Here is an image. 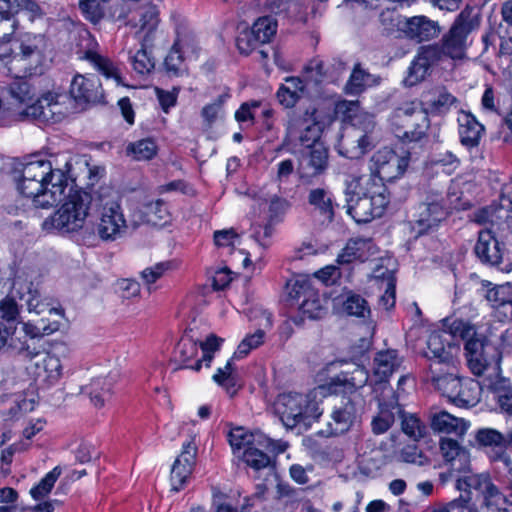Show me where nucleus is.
Here are the masks:
<instances>
[{"mask_svg":"<svg viewBox=\"0 0 512 512\" xmlns=\"http://www.w3.org/2000/svg\"><path fill=\"white\" fill-rule=\"evenodd\" d=\"M71 158L64 156L61 163L48 160H35L22 165L13 172L18 191L32 199L36 208H49L61 201L65 189L75 182L71 173Z\"/></svg>","mask_w":512,"mask_h":512,"instance_id":"nucleus-1","label":"nucleus"},{"mask_svg":"<svg viewBox=\"0 0 512 512\" xmlns=\"http://www.w3.org/2000/svg\"><path fill=\"white\" fill-rule=\"evenodd\" d=\"M347 213L357 223H368L381 217L389 202L384 183L375 178L352 177L345 188Z\"/></svg>","mask_w":512,"mask_h":512,"instance_id":"nucleus-2","label":"nucleus"},{"mask_svg":"<svg viewBox=\"0 0 512 512\" xmlns=\"http://www.w3.org/2000/svg\"><path fill=\"white\" fill-rule=\"evenodd\" d=\"M479 24L478 13L474 8L466 7L459 13L441 40L427 46L435 52L439 62L445 58L462 60L466 58L467 49L471 44L469 36L473 30L479 27Z\"/></svg>","mask_w":512,"mask_h":512,"instance_id":"nucleus-3","label":"nucleus"},{"mask_svg":"<svg viewBox=\"0 0 512 512\" xmlns=\"http://www.w3.org/2000/svg\"><path fill=\"white\" fill-rule=\"evenodd\" d=\"M9 94L19 104H26L25 115L41 123H56L62 120L66 111L61 99L65 96L53 92L42 95L31 105L34 93L31 85L22 77L13 81L9 86Z\"/></svg>","mask_w":512,"mask_h":512,"instance_id":"nucleus-4","label":"nucleus"},{"mask_svg":"<svg viewBox=\"0 0 512 512\" xmlns=\"http://www.w3.org/2000/svg\"><path fill=\"white\" fill-rule=\"evenodd\" d=\"M69 194L62 206L43 222L46 230L57 229L62 232H73L81 229L92 203V196L85 191H75Z\"/></svg>","mask_w":512,"mask_h":512,"instance_id":"nucleus-5","label":"nucleus"},{"mask_svg":"<svg viewBox=\"0 0 512 512\" xmlns=\"http://www.w3.org/2000/svg\"><path fill=\"white\" fill-rule=\"evenodd\" d=\"M274 410L287 429L308 428L319 416L316 403L300 393L280 394L275 400Z\"/></svg>","mask_w":512,"mask_h":512,"instance_id":"nucleus-6","label":"nucleus"},{"mask_svg":"<svg viewBox=\"0 0 512 512\" xmlns=\"http://www.w3.org/2000/svg\"><path fill=\"white\" fill-rule=\"evenodd\" d=\"M353 126V134L343 138L339 143V153L349 159H359L378 142L375 133L376 122L372 115L365 114L357 117Z\"/></svg>","mask_w":512,"mask_h":512,"instance_id":"nucleus-7","label":"nucleus"},{"mask_svg":"<svg viewBox=\"0 0 512 512\" xmlns=\"http://www.w3.org/2000/svg\"><path fill=\"white\" fill-rule=\"evenodd\" d=\"M288 302L290 306L298 305L299 314L289 318L297 326L303 324L304 316L309 319H320L326 314L319 293L306 281H296L288 287Z\"/></svg>","mask_w":512,"mask_h":512,"instance_id":"nucleus-8","label":"nucleus"},{"mask_svg":"<svg viewBox=\"0 0 512 512\" xmlns=\"http://www.w3.org/2000/svg\"><path fill=\"white\" fill-rule=\"evenodd\" d=\"M449 209L447 199L441 192L429 190L413 215L412 230L420 236L437 227L447 217Z\"/></svg>","mask_w":512,"mask_h":512,"instance_id":"nucleus-9","label":"nucleus"},{"mask_svg":"<svg viewBox=\"0 0 512 512\" xmlns=\"http://www.w3.org/2000/svg\"><path fill=\"white\" fill-rule=\"evenodd\" d=\"M36 272L33 270H18L14 275L10 294L15 299L25 301L29 312L36 314L58 313L47 299H42L38 285L34 283Z\"/></svg>","mask_w":512,"mask_h":512,"instance_id":"nucleus-10","label":"nucleus"},{"mask_svg":"<svg viewBox=\"0 0 512 512\" xmlns=\"http://www.w3.org/2000/svg\"><path fill=\"white\" fill-rule=\"evenodd\" d=\"M99 214L94 233L103 241H116L123 237L127 222L120 203L117 200L100 199Z\"/></svg>","mask_w":512,"mask_h":512,"instance_id":"nucleus-11","label":"nucleus"},{"mask_svg":"<svg viewBox=\"0 0 512 512\" xmlns=\"http://www.w3.org/2000/svg\"><path fill=\"white\" fill-rule=\"evenodd\" d=\"M392 123L398 127L400 136L409 141L421 140L430 126L428 112L413 103L397 108L393 112Z\"/></svg>","mask_w":512,"mask_h":512,"instance_id":"nucleus-12","label":"nucleus"},{"mask_svg":"<svg viewBox=\"0 0 512 512\" xmlns=\"http://www.w3.org/2000/svg\"><path fill=\"white\" fill-rule=\"evenodd\" d=\"M409 165V156H399L388 147L376 151L369 160L368 178H375L380 183L390 181L404 174Z\"/></svg>","mask_w":512,"mask_h":512,"instance_id":"nucleus-13","label":"nucleus"},{"mask_svg":"<svg viewBox=\"0 0 512 512\" xmlns=\"http://www.w3.org/2000/svg\"><path fill=\"white\" fill-rule=\"evenodd\" d=\"M455 488L471 496L472 490L478 492L486 506L496 507L498 505H508L509 501L499 488L492 482L488 475L472 474L465 475L456 479ZM512 505V503H510Z\"/></svg>","mask_w":512,"mask_h":512,"instance_id":"nucleus-14","label":"nucleus"},{"mask_svg":"<svg viewBox=\"0 0 512 512\" xmlns=\"http://www.w3.org/2000/svg\"><path fill=\"white\" fill-rule=\"evenodd\" d=\"M509 241L501 240L491 230H481L478 233V240L474 247V253L483 263L490 266H499L507 250L506 246H512V230L508 231Z\"/></svg>","mask_w":512,"mask_h":512,"instance_id":"nucleus-15","label":"nucleus"},{"mask_svg":"<svg viewBox=\"0 0 512 512\" xmlns=\"http://www.w3.org/2000/svg\"><path fill=\"white\" fill-rule=\"evenodd\" d=\"M457 350V345L452 343L451 335L447 331H434L428 337L425 356L432 361L430 365L455 370L457 361L454 352Z\"/></svg>","mask_w":512,"mask_h":512,"instance_id":"nucleus-16","label":"nucleus"},{"mask_svg":"<svg viewBox=\"0 0 512 512\" xmlns=\"http://www.w3.org/2000/svg\"><path fill=\"white\" fill-rule=\"evenodd\" d=\"M307 204L310 214L316 217L321 224H330L334 221L338 204L329 188L310 189L307 194Z\"/></svg>","mask_w":512,"mask_h":512,"instance_id":"nucleus-17","label":"nucleus"},{"mask_svg":"<svg viewBox=\"0 0 512 512\" xmlns=\"http://www.w3.org/2000/svg\"><path fill=\"white\" fill-rule=\"evenodd\" d=\"M474 221L478 224H490L492 233L498 235L501 240H508V231L512 230V219L508 215L507 202L501 201V206L490 205L475 213Z\"/></svg>","mask_w":512,"mask_h":512,"instance_id":"nucleus-18","label":"nucleus"},{"mask_svg":"<svg viewBox=\"0 0 512 512\" xmlns=\"http://www.w3.org/2000/svg\"><path fill=\"white\" fill-rule=\"evenodd\" d=\"M69 93L75 103L81 106L99 103L104 98L102 84L96 76L75 75Z\"/></svg>","mask_w":512,"mask_h":512,"instance_id":"nucleus-19","label":"nucleus"},{"mask_svg":"<svg viewBox=\"0 0 512 512\" xmlns=\"http://www.w3.org/2000/svg\"><path fill=\"white\" fill-rule=\"evenodd\" d=\"M398 29L406 38L417 43L430 41L441 33L438 22L423 15L403 18V22L398 23Z\"/></svg>","mask_w":512,"mask_h":512,"instance_id":"nucleus-20","label":"nucleus"},{"mask_svg":"<svg viewBox=\"0 0 512 512\" xmlns=\"http://www.w3.org/2000/svg\"><path fill=\"white\" fill-rule=\"evenodd\" d=\"M369 380V373L365 367L355 365L350 371H343L332 377L327 383V389L333 394H353L357 389L364 387Z\"/></svg>","mask_w":512,"mask_h":512,"instance_id":"nucleus-21","label":"nucleus"},{"mask_svg":"<svg viewBox=\"0 0 512 512\" xmlns=\"http://www.w3.org/2000/svg\"><path fill=\"white\" fill-rule=\"evenodd\" d=\"M483 288H486L484 297L496 310L501 321L512 319V282L502 285H492L489 281H482Z\"/></svg>","mask_w":512,"mask_h":512,"instance_id":"nucleus-22","label":"nucleus"},{"mask_svg":"<svg viewBox=\"0 0 512 512\" xmlns=\"http://www.w3.org/2000/svg\"><path fill=\"white\" fill-rule=\"evenodd\" d=\"M403 363L397 350L387 349L376 353L373 359L374 390L386 388L391 375L398 371Z\"/></svg>","mask_w":512,"mask_h":512,"instance_id":"nucleus-23","label":"nucleus"},{"mask_svg":"<svg viewBox=\"0 0 512 512\" xmlns=\"http://www.w3.org/2000/svg\"><path fill=\"white\" fill-rule=\"evenodd\" d=\"M36 361L34 363L33 375L35 381L43 387L49 388L59 382L63 374V366L58 356L45 353L34 356Z\"/></svg>","mask_w":512,"mask_h":512,"instance_id":"nucleus-24","label":"nucleus"},{"mask_svg":"<svg viewBox=\"0 0 512 512\" xmlns=\"http://www.w3.org/2000/svg\"><path fill=\"white\" fill-rule=\"evenodd\" d=\"M328 166V149L323 143H315L303 153L299 162L301 178H311L322 174Z\"/></svg>","mask_w":512,"mask_h":512,"instance_id":"nucleus-25","label":"nucleus"},{"mask_svg":"<svg viewBox=\"0 0 512 512\" xmlns=\"http://www.w3.org/2000/svg\"><path fill=\"white\" fill-rule=\"evenodd\" d=\"M375 254L373 241L369 238L349 239L337 257L338 264L365 262Z\"/></svg>","mask_w":512,"mask_h":512,"instance_id":"nucleus-26","label":"nucleus"},{"mask_svg":"<svg viewBox=\"0 0 512 512\" xmlns=\"http://www.w3.org/2000/svg\"><path fill=\"white\" fill-rule=\"evenodd\" d=\"M44 54L39 45L33 43H22L20 52L14 55L10 61L13 68L22 69L24 75L37 73L38 68L43 64Z\"/></svg>","mask_w":512,"mask_h":512,"instance_id":"nucleus-27","label":"nucleus"},{"mask_svg":"<svg viewBox=\"0 0 512 512\" xmlns=\"http://www.w3.org/2000/svg\"><path fill=\"white\" fill-rule=\"evenodd\" d=\"M198 355V343L190 335L185 333L178 341L174 350V361L179 363L180 366L175 368L178 369H192L199 371L202 366V359L196 360L194 358Z\"/></svg>","mask_w":512,"mask_h":512,"instance_id":"nucleus-28","label":"nucleus"},{"mask_svg":"<svg viewBox=\"0 0 512 512\" xmlns=\"http://www.w3.org/2000/svg\"><path fill=\"white\" fill-rule=\"evenodd\" d=\"M434 53L435 52L430 50L427 45L420 47L415 60L409 67L408 75L404 80L407 86H414L422 81L426 77L430 67L439 63Z\"/></svg>","mask_w":512,"mask_h":512,"instance_id":"nucleus-29","label":"nucleus"},{"mask_svg":"<svg viewBox=\"0 0 512 512\" xmlns=\"http://www.w3.org/2000/svg\"><path fill=\"white\" fill-rule=\"evenodd\" d=\"M357 409L351 397H343L338 405L334 406L331 414V429L334 434H341L349 430L356 419Z\"/></svg>","mask_w":512,"mask_h":512,"instance_id":"nucleus-30","label":"nucleus"},{"mask_svg":"<svg viewBox=\"0 0 512 512\" xmlns=\"http://www.w3.org/2000/svg\"><path fill=\"white\" fill-rule=\"evenodd\" d=\"M429 372L433 386L451 402L462 380L461 377L456 375V369L451 370L446 367V372L442 373V367L438 368L436 365H430Z\"/></svg>","mask_w":512,"mask_h":512,"instance_id":"nucleus-31","label":"nucleus"},{"mask_svg":"<svg viewBox=\"0 0 512 512\" xmlns=\"http://www.w3.org/2000/svg\"><path fill=\"white\" fill-rule=\"evenodd\" d=\"M317 108L309 104L308 106H299L296 110L289 112L287 122V136L299 134L303 129L309 128L319 123Z\"/></svg>","mask_w":512,"mask_h":512,"instance_id":"nucleus-32","label":"nucleus"},{"mask_svg":"<svg viewBox=\"0 0 512 512\" xmlns=\"http://www.w3.org/2000/svg\"><path fill=\"white\" fill-rule=\"evenodd\" d=\"M460 142L471 149L479 145L484 126L470 112H463L458 118Z\"/></svg>","mask_w":512,"mask_h":512,"instance_id":"nucleus-33","label":"nucleus"},{"mask_svg":"<svg viewBox=\"0 0 512 512\" xmlns=\"http://www.w3.org/2000/svg\"><path fill=\"white\" fill-rule=\"evenodd\" d=\"M431 428L434 431L446 434L462 436L468 429V423L463 418H458L446 411L430 413Z\"/></svg>","mask_w":512,"mask_h":512,"instance_id":"nucleus-34","label":"nucleus"},{"mask_svg":"<svg viewBox=\"0 0 512 512\" xmlns=\"http://www.w3.org/2000/svg\"><path fill=\"white\" fill-rule=\"evenodd\" d=\"M458 102L445 87H436L424 95L423 104L428 113L442 115L446 114L450 108Z\"/></svg>","mask_w":512,"mask_h":512,"instance_id":"nucleus-35","label":"nucleus"},{"mask_svg":"<svg viewBox=\"0 0 512 512\" xmlns=\"http://www.w3.org/2000/svg\"><path fill=\"white\" fill-rule=\"evenodd\" d=\"M0 336L3 340V347L7 346L14 352L23 355L27 358H34V356H38V351L36 347H31L27 341V338H24V334L21 329L15 327L12 330V327H4L3 329L0 327Z\"/></svg>","mask_w":512,"mask_h":512,"instance_id":"nucleus-36","label":"nucleus"},{"mask_svg":"<svg viewBox=\"0 0 512 512\" xmlns=\"http://www.w3.org/2000/svg\"><path fill=\"white\" fill-rule=\"evenodd\" d=\"M260 328L255 333L247 335L238 345L234 356L243 358L249 354L252 349L259 347L264 342L266 331L272 328V314L267 311L261 312Z\"/></svg>","mask_w":512,"mask_h":512,"instance_id":"nucleus-37","label":"nucleus"},{"mask_svg":"<svg viewBox=\"0 0 512 512\" xmlns=\"http://www.w3.org/2000/svg\"><path fill=\"white\" fill-rule=\"evenodd\" d=\"M115 380L112 375L93 379L89 385L83 388V393L90 397L94 406L102 407L111 398Z\"/></svg>","mask_w":512,"mask_h":512,"instance_id":"nucleus-38","label":"nucleus"},{"mask_svg":"<svg viewBox=\"0 0 512 512\" xmlns=\"http://www.w3.org/2000/svg\"><path fill=\"white\" fill-rule=\"evenodd\" d=\"M440 451L443 458L451 463L453 469L462 471L468 467V452L456 440L442 438L440 441Z\"/></svg>","mask_w":512,"mask_h":512,"instance_id":"nucleus-39","label":"nucleus"},{"mask_svg":"<svg viewBox=\"0 0 512 512\" xmlns=\"http://www.w3.org/2000/svg\"><path fill=\"white\" fill-rule=\"evenodd\" d=\"M500 409L512 416V384L508 378L497 376L488 385Z\"/></svg>","mask_w":512,"mask_h":512,"instance_id":"nucleus-40","label":"nucleus"},{"mask_svg":"<svg viewBox=\"0 0 512 512\" xmlns=\"http://www.w3.org/2000/svg\"><path fill=\"white\" fill-rule=\"evenodd\" d=\"M392 409L396 410V413L399 415L401 429L405 435L414 441H419L426 435V426L416 414L407 413L397 403L392 406Z\"/></svg>","mask_w":512,"mask_h":512,"instance_id":"nucleus-41","label":"nucleus"},{"mask_svg":"<svg viewBox=\"0 0 512 512\" xmlns=\"http://www.w3.org/2000/svg\"><path fill=\"white\" fill-rule=\"evenodd\" d=\"M479 395V383L470 378H462L451 402L458 407H470L478 402Z\"/></svg>","mask_w":512,"mask_h":512,"instance_id":"nucleus-42","label":"nucleus"},{"mask_svg":"<svg viewBox=\"0 0 512 512\" xmlns=\"http://www.w3.org/2000/svg\"><path fill=\"white\" fill-rule=\"evenodd\" d=\"M244 462L255 471L266 469L268 475H274V467L271 462V458L259 448L248 447L243 452Z\"/></svg>","mask_w":512,"mask_h":512,"instance_id":"nucleus-43","label":"nucleus"},{"mask_svg":"<svg viewBox=\"0 0 512 512\" xmlns=\"http://www.w3.org/2000/svg\"><path fill=\"white\" fill-rule=\"evenodd\" d=\"M86 59L89 60L94 65V67L106 78L114 79L117 85L123 84L122 77L118 68L110 59L102 57L91 51L86 52Z\"/></svg>","mask_w":512,"mask_h":512,"instance_id":"nucleus-44","label":"nucleus"},{"mask_svg":"<svg viewBox=\"0 0 512 512\" xmlns=\"http://www.w3.org/2000/svg\"><path fill=\"white\" fill-rule=\"evenodd\" d=\"M343 310L348 315L359 318H367L371 314V309L366 299L353 292L346 294L343 302Z\"/></svg>","mask_w":512,"mask_h":512,"instance_id":"nucleus-45","label":"nucleus"},{"mask_svg":"<svg viewBox=\"0 0 512 512\" xmlns=\"http://www.w3.org/2000/svg\"><path fill=\"white\" fill-rule=\"evenodd\" d=\"M276 31L277 21L271 16H263L254 22L250 32L264 45L274 37Z\"/></svg>","mask_w":512,"mask_h":512,"instance_id":"nucleus-46","label":"nucleus"},{"mask_svg":"<svg viewBox=\"0 0 512 512\" xmlns=\"http://www.w3.org/2000/svg\"><path fill=\"white\" fill-rule=\"evenodd\" d=\"M143 214L145 221L153 225H158L161 221H167L169 217L167 205L162 199L145 203Z\"/></svg>","mask_w":512,"mask_h":512,"instance_id":"nucleus-47","label":"nucleus"},{"mask_svg":"<svg viewBox=\"0 0 512 512\" xmlns=\"http://www.w3.org/2000/svg\"><path fill=\"white\" fill-rule=\"evenodd\" d=\"M260 438H262V435L248 434L242 427L232 429L228 434V441L234 450H245L248 447L255 446L256 442L260 444Z\"/></svg>","mask_w":512,"mask_h":512,"instance_id":"nucleus-48","label":"nucleus"},{"mask_svg":"<svg viewBox=\"0 0 512 512\" xmlns=\"http://www.w3.org/2000/svg\"><path fill=\"white\" fill-rule=\"evenodd\" d=\"M79 8L87 20L97 24L105 17L107 4L102 0H79Z\"/></svg>","mask_w":512,"mask_h":512,"instance_id":"nucleus-49","label":"nucleus"},{"mask_svg":"<svg viewBox=\"0 0 512 512\" xmlns=\"http://www.w3.org/2000/svg\"><path fill=\"white\" fill-rule=\"evenodd\" d=\"M213 380L224 387L231 396L237 391V375L231 361H228L224 368H219L213 376Z\"/></svg>","mask_w":512,"mask_h":512,"instance_id":"nucleus-50","label":"nucleus"},{"mask_svg":"<svg viewBox=\"0 0 512 512\" xmlns=\"http://www.w3.org/2000/svg\"><path fill=\"white\" fill-rule=\"evenodd\" d=\"M157 146L152 139H142L130 143L127 147V153L132 154L136 160H150L156 155Z\"/></svg>","mask_w":512,"mask_h":512,"instance_id":"nucleus-51","label":"nucleus"},{"mask_svg":"<svg viewBox=\"0 0 512 512\" xmlns=\"http://www.w3.org/2000/svg\"><path fill=\"white\" fill-rule=\"evenodd\" d=\"M60 474L61 470L59 467H55L54 469H52L49 473L45 475L43 479H41V481L36 486H34L30 490L31 496L35 500H41L45 498L54 487Z\"/></svg>","mask_w":512,"mask_h":512,"instance_id":"nucleus-52","label":"nucleus"},{"mask_svg":"<svg viewBox=\"0 0 512 512\" xmlns=\"http://www.w3.org/2000/svg\"><path fill=\"white\" fill-rule=\"evenodd\" d=\"M183 56L180 51V39L177 38L165 58L164 66L171 76H179L183 72Z\"/></svg>","mask_w":512,"mask_h":512,"instance_id":"nucleus-53","label":"nucleus"},{"mask_svg":"<svg viewBox=\"0 0 512 512\" xmlns=\"http://www.w3.org/2000/svg\"><path fill=\"white\" fill-rule=\"evenodd\" d=\"M131 63L134 71L141 75L150 73L155 66L154 59L144 46L131 56Z\"/></svg>","mask_w":512,"mask_h":512,"instance_id":"nucleus-54","label":"nucleus"},{"mask_svg":"<svg viewBox=\"0 0 512 512\" xmlns=\"http://www.w3.org/2000/svg\"><path fill=\"white\" fill-rule=\"evenodd\" d=\"M193 468L180 464L179 460H175L171 469L172 490L180 491L192 474Z\"/></svg>","mask_w":512,"mask_h":512,"instance_id":"nucleus-55","label":"nucleus"},{"mask_svg":"<svg viewBox=\"0 0 512 512\" xmlns=\"http://www.w3.org/2000/svg\"><path fill=\"white\" fill-rule=\"evenodd\" d=\"M449 319L445 320V326L448 327V334L451 335V341L455 336H459L463 340L471 339L475 336V327L463 320H453L449 325L447 324Z\"/></svg>","mask_w":512,"mask_h":512,"instance_id":"nucleus-56","label":"nucleus"},{"mask_svg":"<svg viewBox=\"0 0 512 512\" xmlns=\"http://www.w3.org/2000/svg\"><path fill=\"white\" fill-rule=\"evenodd\" d=\"M294 173V163L291 159H286L278 163L276 182L278 183L279 192L286 194L289 189L286 186L289 183L290 177Z\"/></svg>","mask_w":512,"mask_h":512,"instance_id":"nucleus-57","label":"nucleus"},{"mask_svg":"<svg viewBox=\"0 0 512 512\" xmlns=\"http://www.w3.org/2000/svg\"><path fill=\"white\" fill-rule=\"evenodd\" d=\"M16 300L17 299L8 294L0 301V319L6 321L8 324H12L18 320L20 311Z\"/></svg>","mask_w":512,"mask_h":512,"instance_id":"nucleus-58","label":"nucleus"},{"mask_svg":"<svg viewBox=\"0 0 512 512\" xmlns=\"http://www.w3.org/2000/svg\"><path fill=\"white\" fill-rule=\"evenodd\" d=\"M395 421V412L382 408L377 416L371 422L374 434H383L387 432Z\"/></svg>","mask_w":512,"mask_h":512,"instance_id":"nucleus-59","label":"nucleus"},{"mask_svg":"<svg viewBox=\"0 0 512 512\" xmlns=\"http://www.w3.org/2000/svg\"><path fill=\"white\" fill-rule=\"evenodd\" d=\"M369 74L360 68V65H355L353 72L346 84V91L350 94H359L366 85V80Z\"/></svg>","mask_w":512,"mask_h":512,"instance_id":"nucleus-60","label":"nucleus"},{"mask_svg":"<svg viewBox=\"0 0 512 512\" xmlns=\"http://www.w3.org/2000/svg\"><path fill=\"white\" fill-rule=\"evenodd\" d=\"M321 136V124L320 122L303 129L299 134L289 137L291 140H299L300 143L307 148H311L315 143H320L319 138Z\"/></svg>","mask_w":512,"mask_h":512,"instance_id":"nucleus-61","label":"nucleus"},{"mask_svg":"<svg viewBox=\"0 0 512 512\" xmlns=\"http://www.w3.org/2000/svg\"><path fill=\"white\" fill-rule=\"evenodd\" d=\"M318 75L327 76L331 81L335 80L338 75L346 69V64L341 60H333L332 64H326L318 61L314 68Z\"/></svg>","mask_w":512,"mask_h":512,"instance_id":"nucleus-62","label":"nucleus"},{"mask_svg":"<svg viewBox=\"0 0 512 512\" xmlns=\"http://www.w3.org/2000/svg\"><path fill=\"white\" fill-rule=\"evenodd\" d=\"M400 458L403 462L423 466L429 462V459L416 445H406L400 451Z\"/></svg>","mask_w":512,"mask_h":512,"instance_id":"nucleus-63","label":"nucleus"},{"mask_svg":"<svg viewBox=\"0 0 512 512\" xmlns=\"http://www.w3.org/2000/svg\"><path fill=\"white\" fill-rule=\"evenodd\" d=\"M476 440L483 446H498L505 442L504 436L495 429H480L476 434Z\"/></svg>","mask_w":512,"mask_h":512,"instance_id":"nucleus-64","label":"nucleus"}]
</instances>
